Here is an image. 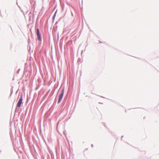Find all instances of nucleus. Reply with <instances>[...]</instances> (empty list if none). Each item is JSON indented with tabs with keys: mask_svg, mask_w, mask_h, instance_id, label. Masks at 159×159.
I'll return each instance as SVG.
<instances>
[{
	"mask_svg": "<svg viewBox=\"0 0 159 159\" xmlns=\"http://www.w3.org/2000/svg\"><path fill=\"white\" fill-rule=\"evenodd\" d=\"M22 97L21 96L16 105L17 107H21V104L22 103Z\"/></svg>",
	"mask_w": 159,
	"mask_h": 159,
	"instance_id": "obj_1",
	"label": "nucleus"
},
{
	"mask_svg": "<svg viewBox=\"0 0 159 159\" xmlns=\"http://www.w3.org/2000/svg\"><path fill=\"white\" fill-rule=\"evenodd\" d=\"M37 36L38 39L40 41L41 40V37L39 32V29H37Z\"/></svg>",
	"mask_w": 159,
	"mask_h": 159,
	"instance_id": "obj_3",
	"label": "nucleus"
},
{
	"mask_svg": "<svg viewBox=\"0 0 159 159\" xmlns=\"http://www.w3.org/2000/svg\"><path fill=\"white\" fill-rule=\"evenodd\" d=\"M64 92V91L63 89L62 90V91H61V93L59 95L58 100V103H60L61 100V99H62V98L63 96Z\"/></svg>",
	"mask_w": 159,
	"mask_h": 159,
	"instance_id": "obj_2",
	"label": "nucleus"
}]
</instances>
